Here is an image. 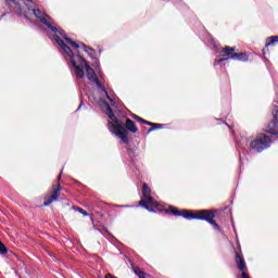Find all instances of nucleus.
<instances>
[{
  "mask_svg": "<svg viewBox=\"0 0 278 278\" xmlns=\"http://www.w3.org/2000/svg\"><path fill=\"white\" fill-rule=\"evenodd\" d=\"M106 115L109 116L110 121L108 123V127L112 134L121 138V140L127 144L129 142V131L130 134L138 132V126H136V122L131 121L130 118H126V124L124 125L116 116L114 115V111L110 105L106 106Z\"/></svg>",
  "mask_w": 278,
  "mask_h": 278,
  "instance_id": "f257e3e1",
  "label": "nucleus"
},
{
  "mask_svg": "<svg viewBox=\"0 0 278 278\" xmlns=\"http://www.w3.org/2000/svg\"><path fill=\"white\" fill-rule=\"evenodd\" d=\"M169 213H172L174 216H182V218H187V220H206L214 227V229H218V224L214 220L216 218V213L211 210H202V211H188L182 210L179 211V208L175 206L169 207Z\"/></svg>",
  "mask_w": 278,
  "mask_h": 278,
  "instance_id": "f03ea898",
  "label": "nucleus"
},
{
  "mask_svg": "<svg viewBox=\"0 0 278 278\" xmlns=\"http://www.w3.org/2000/svg\"><path fill=\"white\" fill-rule=\"evenodd\" d=\"M54 40L59 45V47H61V49L64 51L65 55L70 58L72 66L76 67V76L79 79H84V77L86 76V73H84V64L77 65V61H75V54L73 53V50L71 49V47L64 43L60 36L55 35Z\"/></svg>",
  "mask_w": 278,
  "mask_h": 278,
  "instance_id": "7ed1b4c3",
  "label": "nucleus"
},
{
  "mask_svg": "<svg viewBox=\"0 0 278 278\" xmlns=\"http://www.w3.org/2000/svg\"><path fill=\"white\" fill-rule=\"evenodd\" d=\"M273 143V139L268 135L260 134L256 138L250 142V149L256 151V153H262L264 149H268Z\"/></svg>",
  "mask_w": 278,
  "mask_h": 278,
  "instance_id": "20e7f679",
  "label": "nucleus"
},
{
  "mask_svg": "<svg viewBox=\"0 0 278 278\" xmlns=\"http://www.w3.org/2000/svg\"><path fill=\"white\" fill-rule=\"evenodd\" d=\"M60 192H62V185L60 182L52 185L51 190L43 197V206L49 207L51 203L60 199Z\"/></svg>",
  "mask_w": 278,
  "mask_h": 278,
  "instance_id": "39448f33",
  "label": "nucleus"
},
{
  "mask_svg": "<svg viewBox=\"0 0 278 278\" xmlns=\"http://www.w3.org/2000/svg\"><path fill=\"white\" fill-rule=\"evenodd\" d=\"M77 59L79 62V64H77V66H81V64H83V68H84V66L86 68L87 79H89V81H93V84H96V86H98V88H102L101 81L99 80V77H97V73L94 72V70H92V67H90V65H88V63H86V60L84 58H81L80 55H78Z\"/></svg>",
  "mask_w": 278,
  "mask_h": 278,
  "instance_id": "423d86ee",
  "label": "nucleus"
},
{
  "mask_svg": "<svg viewBox=\"0 0 278 278\" xmlns=\"http://www.w3.org/2000/svg\"><path fill=\"white\" fill-rule=\"evenodd\" d=\"M143 199L139 201V205H144L146 203H150L153 207H157L159 203L151 197V188L147 182L143 184L142 187Z\"/></svg>",
  "mask_w": 278,
  "mask_h": 278,
  "instance_id": "0eeeda50",
  "label": "nucleus"
},
{
  "mask_svg": "<svg viewBox=\"0 0 278 278\" xmlns=\"http://www.w3.org/2000/svg\"><path fill=\"white\" fill-rule=\"evenodd\" d=\"M264 131L271 136H278V110L274 113L273 121L266 125Z\"/></svg>",
  "mask_w": 278,
  "mask_h": 278,
  "instance_id": "6e6552de",
  "label": "nucleus"
},
{
  "mask_svg": "<svg viewBox=\"0 0 278 278\" xmlns=\"http://www.w3.org/2000/svg\"><path fill=\"white\" fill-rule=\"evenodd\" d=\"M237 268L241 271L244 273L247 271V262L244 261V257L240 255V253H236V258H235Z\"/></svg>",
  "mask_w": 278,
  "mask_h": 278,
  "instance_id": "1a4fd4ad",
  "label": "nucleus"
},
{
  "mask_svg": "<svg viewBox=\"0 0 278 278\" xmlns=\"http://www.w3.org/2000/svg\"><path fill=\"white\" fill-rule=\"evenodd\" d=\"M40 23H42L43 25H46V27H48L49 29H51V31L58 33V28L55 26H53V24L51 23V17L49 15H43V17H41V20H39Z\"/></svg>",
  "mask_w": 278,
  "mask_h": 278,
  "instance_id": "9d476101",
  "label": "nucleus"
},
{
  "mask_svg": "<svg viewBox=\"0 0 278 278\" xmlns=\"http://www.w3.org/2000/svg\"><path fill=\"white\" fill-rule=\"evenodd\" d=\"M236 51V48H231L229 46H226L222 49V51L219 52V55L222 58H232L233 53Z\"/></svg>",
  "mask_w": 278,
  "mask_h": 278,
  "instance_id": "9b49d317",
  "label": "nucleus"
},
{
  "mask_svg": "<svg viewBox=\"0 0 278 278\" xmlns=\"http://www.w3.org/2000/svg\"><path fill=\"white\" fill-rule=\"evenodd\" d=\"M231 60H239V62H247L249 60V55L247 52H235L232 56H230Z\"/></svg>",
  "mask_w": 278,
  "mask_h": 278,
  "instance_id": "f8f14e48",
  "label": "nucleus"
},
{
  "mask_svg": "<svg viewBox=\"0 0 278 278\" xmlns=\"http://www.w3.org/2000/svg\"><path fill=\"white\" fill-rule=\"evenodd\" d=\"M59 34L61 36H63L64 40H66V42H68V45H71L72 47H74L75 49H79V45L75 41H73V39L68 38L66 36V31H64V29H59Z\"/></svg>",
  "mask_w": 278,
  "mask_h": 278,
  "instance_id": "ddd939ff",
  "label": "nucleus"
},
{
  "mask_svg": "<svg viewBox=\"0 0 278 278\" xmlns=\"http://www.w3.org/2000/svg\"><path fill=\"white\" fill-rule=\"evenodd\" d=\"M131 268H132L135 275H137V277H139V278H147V273H144L139 267H135L134 264H131Z\"/></svg>",
  "mask_w": 278,
  "mask_h": 278,
  "instance_id": "4468645a",
  "label": "nucleus"
},
{
  "mask_svg": "<svg viewBox=\"0 0 278 278\" xmlns=\"http://www.w3.org/2000/svg\"><path fill=\"white\" fill-rule=\"evenodd\" d=\"M277 42H278V36L268 37V38L266 39L265 47H266V49H268V47H270V46H273V45H275V43H277Z\"/></svg>",
  "mask_w": 278,
  "mask_h": 278,
  "instance_id": "2eb2a0df",
  "label": "nucleus"
},
{
  "mask_svg": "<svg viewBox=\"0 0 278 278\" xmlns=\"http://www.w3.org/2000/svg\"><path fill=\"white\" fill-rule=\"evenodd\" d=\"M33 13L35 14L36 18H38L39 21L41 20V17H43L46 14L42 13V11H40L39 9H34Z\"/></svg>",
  "mask_w": 278,
  "mask_h": 278,
  "instance_id": "dca6fc26",
  "label": "nucleus"
},
{
  "mask_svg": "<svg viewBox=\"0 0 278 278\" xmlns=\"http://www.w3.org/2000/svg\"><path fill=\"white\" fill-rule=\"evenodd\" d=\"M5 253H8V248L0 241V254L5 255Z\"/></svg>",
  "mask_w": 278,
  "mask_h": 278,
  "instance_id": "f3484780",
  "label": "nucleus"
},
{
  "mask_svg": "<svg viewBox=\"0 0 278 278\" xmlns=\"http://www.w3.org/2000/svg\"><path fill=\"white\" fill-rule=\"evenodd\" d=\"M73 210H76L77 212L83 214V216H88V212H86V210H84L81 207L73 206Z\"/></svg>",
  "mask_w": 278,
  "mask_h": 278,
  "instance_id": "a211bd4d",
  "label": "nucleus"
},
{
  "mask_svg": "<svg viewBox=\"0 0 278 278\" xmlns=\"http://www.w3.org/2000/svg\"><path fill=\"white\" fill-rule=\"evenodd\" d=\"M162 124H154L149 130L148 134H151V131H154V129H162Z\"/></svg>",
  "mask_w": 278,
  "mask_h": 278,
  "instance_id": "6ab92c4d",
  "label": "nucleus"
},
{
  "mask_svg": "<svg viewBox=\"0 0 278 278\" xmlns=\"http://www.w3.org/2000/svg\"><path fill=\"white\" fill-rule=\"evenodd\" d=\"M149 205H151V203L141 204V206L146 207V210H148V212H153V210Z\"/></svg>",
  "mask_w": 278,
  "mask_h": 278,
  "instance_id": "aec40b11",
  "label": "nucleus"
},
{
  "mask_svg": "<svg viewBox=\"0 0 278 278\" xmlns=\"http://www.w3.org/2000/svg\"><path fill=\"white\" fill-rule=\"evenodd\" d=\"M134 118H136V121H138L139 123H144V118L138 116V115H134Z\"/></svg>",
  "mask_w": 278,
  "mask_h": 278,
  "instance_id": "412c9836",
  "label": "nucleus"
},
{
  "mask_svg": "<svg viewBox=\"0 0 278 278\" xmlns=\"http://www.w3.org/2000/svg\"><path fill=\"white\" fill-rule=\"evenodd\" d=\"M241 278H251L247 271H241Z\"/></svg>",
  "mask_w": 278,
  "mask_h": 278,
  "instance_id": "4be33fe9",
  "label": "nucleus"
},
{
  "mask_svg": "<svg viewBox=\"0 0 278 278\" xmlns=\"http://www.w3.org/2000/svg\"><path fill=\"white\" fill-rule=\"evenodd\" d=\"M143 123H144V125H149L150 127H153V125L155 124V123L149 122L147 119Z\"/></svg>",
  "mask_w": 278,
  "mask_h": 278,
  "instance_id": "5701e85b",
  "label": "nucleus"
},
{
  "mask_svg": "<svg viewBox=\"0 0 278 278\" xmlns=\"http://www.w3.org/2000/svg\"><path fill=\"white\" fill-rule=\"evenodd\" d=\"M62 179V174L58 176V181Z\"/></svg>",
  "mask_w": 278,
  "mask_h": 278,
  "instance_id": "b1692460",
  "label": "nucleus"
},
{
  "mask_svg": "<svg viewBox=\"0 0 278 278\" xmlns=\"http://www.w3.org/2000/svg\"><path fill=\"white\" fill-rule=\"evenodd\" d=\"M225 60H227V59H220L219 62H225Z\"/></svg>",
  "mask_w": 278,
  "mask_h": 278,
  "instance_id": "393cba45",
  "label": "nucleus"
},
{
  "mask_svg": "<svg viewBox=\"0 0 278 278\" xmlns=\"http://www.w3.org/2000/svg\"><path fill=\"white\" fill-rule=\"evenodd\" d=\"M9 1H14V0H9Z\"/></svg>",
  "mask_w": 278,
  "mask_h": 278,
  "instance_id": "a878e982",
  "label": "nucleus"
},
{
  "mask_svg": "<svg viewBox=\"0 0 278 278\" xmlns=\"http://www.w3.org/2000/svg\"><path fill=\"white\" fill-rule=\"evenodd\" d=\"M27 1H31V0H27Z\"/></svg>",
  "mask_w": 278,
  "mask_h": 278,
  "instance_id": "bb28decb",
  "label": "nucleus"
}]
</instances>
